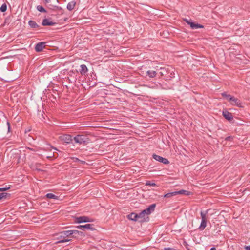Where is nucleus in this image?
Instances as JSON below:
<instances>
[{
  "label": "nucleus",
  "instance_id": "nucleus-32",
  "mask_svg": "<svg viewBox=\"0 0 250 250\" xmlns=\"http://www.w3.org/2000/svg\"><path fill=\"white\" fill-rule=\"evenodd\" d=\"M9 188V187L0 188V191H6Z\"/></svg>",
  "mask_w": 250,
  "mask_h": 250
},
{
  "label": "nucleus",
  "instance_id": "nucleus-11",
  "mask_svg": "<svg viewBox=\"0 0 250 250\" xmlns=\"http://www.w3.org/2000/svg\"><path fill=\"white\" fill-rule=\"evenodd\" d=\"M75 222L77 223H82L90 222H91V220L87 216H82L76 217V219H75Z\"/></svg>",
  "mask_w": 250,
  "mask_h": 250
},
{
  "label": "nucleus",
  "instance_id": "nucleus-2",
  "mask_svg": "<svg viewBox=\"0 0 250 250\" xmlns=\"http://www.w3.org/2000/svg\"><path fill=\"white\" fill-rule=\"evenodd\" d=\"M158 78L164 77V79L166 80H169L175 77V72L173 68L169 66L165 67L158 66Z\"/></svg>",
  "mask_w": 250,
  "mask_h": 250
},
{
  "label": "nucleus",
  "instance_id": "nucleus-19",
  "mask_svg": "<svg viewBox=\"0 0 250 250\" xmlns=\"http://www.w3.org/2000/svg\"><path fill=\"white\" fill-rule=\"evenodd\" d=\"M221 94L224 98H225L226 100H227L228 102L230 103L233 97L232 96L229 94H227V93L226 92H223Z\"/></svg>",
  "mask_w": 250,
  "mask_h": 250
},
{
  "label": "nucleus",
  "instance_id": "nucleus-36",
  "mask_svg": "<svg viewBox=\"0 0 250 250\" xmlns=\"http://www.w3.org/2000/svg\"><path fill=\"white\" fill-rule=\"evenodd\" d=\"M244 249L246 250H250V245L249 246H245Z\"/></svg>",
  "mask_w": 250,
  "mask_h": 250
},
{
  "label": "nucleus",
  "instance_id": "nucleus-33",
  "mask_svg": "<svg viewBox=\"0 0 250 250\" xmlns=\"http://www.w3.org/2000/svg\"><path fill=\"white\" fill-rule=\"evenodd\" d=\"M164 250H177L175 249L174 248H172L168 247V248H165L164 249Z\"/></svg>",
  "mask_w": 250,
  "mask_h": 250
},
{
  "label": "nucleus",
  "instance_id": "nucleus-17",
  "mask_svg": "<svg viewBox=\"0 0 250 250\" xmlns=\"http://www.w3.org/2000/svg\"><path fill=\"white\" fill-rule=\"evenodd\" d=\"M81 69L80 70V73L82 75H84L88 72V69L85 64H82L80 65Z\"/></svg>",
  "mask_w": 250,
  "mask_h": 250
},
{
  "label": "nucleus",
  "instance_id": "nucleus-15",
  "mask_svg": "<svg viewBox=\"0 0 250 250\" xmlns=\"http://www.w3.org/2000/svg\"><path fill=\"white\" fill-rule=\"evenodd\" d=\"M56 24V22L49 21L48 19H44L42 21V24L43 26H53Z\"/></svg>",
  "mask_w": 250,
  "mask_h": 250
},
{
  "label": "nucleus",
  "instance_id": "nucleus-4",
  "mask_svg": "<svg viewBox=\"0 0 250 250\" xmlns=\"http://www.w3.org/2000/svg\"><path fill=\"white\" fill-rule=\"evenodd\" d=\"M73 141L79 145H86L89 143V139L83 135L78 134L73 138Z\"/></svg>",
  "mask_w": 250,
  "mask_h": 250
},
{
  "label": "nucleus",
  "instance_id": "nucleus-21",
  "mask_svg": "<svg viewBox=\"0 0 250 250\" xmlns=\"http://www.w3.org/2000/svg\"><path fill=\"white\" fill-rule=\"evenodd\" d=\"M50 7L49 8L51 10L55 11V10H59L61 11V14H62L63 13V9L60 6H55L53 5H50Z\"/></svg>",
  "mask_w": 250,
  "mask_h": 250
},
{
  "label": "nucleus",
  "instance_id": "nucleus-10",
  "mask_svg": "<svg viewBox=\"0 0 250 250\" xmlns=\"http://www.w3.org/2000/svg\"><path fill=\"white\" fill-rule=\"evenodd\" d=\"M155 70H149L147 71L146 72V76H148L150 78H153L157 77H158V73H157V72H158V66H156L155 68Z\"/></svg>",
  "mask_w": 250,
  "mask_h": 250
},
{
  "label": "nucleus",
  "instance_id": "nucleus-35",
  "mask_svg": "<svg viewBox=\"0 0 250 250\" xmlns=\"http://www.w3.org/2000/svg\"><path fill=\"white\" fill-rule=\"evenodd\" d=\"M7 126H8V131L10 132V123L9 122H7Z\"/></svg>",
  "mask_w": 250,
  "mask_h": 250
},
{
  "label": "nucleus",
  "instance_id": "nucleus-14",
  "mask_svg": "<svg viewBox=\"0 0 250 250\" xmlns=\"http://www.w3.org/2000/svg\"><path fill=\"white\" fill-rule=\"evenodd\" d=\"M127 218L130 220L133 221H138V213L132 212L127 215Z\"/></svg>",
  "mask_w": 250,
  "mask_h": 250
},
{
  "label": "nucleus",
  "instance_id": "nucleus-13",
  "mask_svg": "<svg viewBox=\"0 0 250 250\" xmlns=\"http://www.w3.org/2000/svg\"><path fill=\"white\" fill-rule=\"evenodd\" d=\"M93 225L90 224H87L84 225H79L76 226V227L80 229L84 230L85 229H90V230H94V229L93 228L92 226Z\"/></svg>",
  "mask_w": 250,
  "mask_h": 250
},
{
  "label": "nucleus",
  "instance_id": "nucleus-30",
  "mask_svg": "<svg viewBox=\"0 0 250 250\" xmlns=\"http://www.w3.org/2000/svg\"><path fill=\"white\" fill-rule=\"evenodd\" d=\"M233 137L232 136H229L227 137L225 139V140L227 141H232L233 140Z\"/></svg>",
  "mask_w": 250,
  "mask_h": 250
},
{
  "label": "nucleus",
  "instance_id": "nucleus-3",
  "mask_svg": "<svg viewBox=\"0 0 250 250\" xmlns=\"http://www.w3.org/2000/svg\"><path fill=\"white\" fill-rule=\"evenodd\" d=\"M156 207V204H153L150 205L146 209H144L139 213H138V222H148L149 220L148 215L154 211Z\"/></svg>",
  "mask_w": 250,
  "mask_h": 250
},
{
  "label": "nucleus",
  "instance_id": "nucleus-34",
  "mask_svg": "<svg viewBox=\"0 0 250 250\" xmlns=\"http://www.w3.org/2000/svg\"><path fill=\"white\" fill-rule=\"evenodd\" d=\"M184 21H185L187 23H188V25H189V23H191L192 21H189L187 19H184Z\"/></svg>",
  "mask_w": 250,
  "mask_h": 250
},
{
  "label": "nucleus",
  "instance_id": "nucleus-31",
  "mask_svg": "<svg viewBox=\"0 0 250 250\" xmlns=\"http://www.w3.org/2000/svg\"><path fill=\"white\" fill-rule=\"evenodd\" d=\"M56 157V156H55V152H54L52 154H51V155H49V156H47L46 157V158H47V159H50V158H52V157Z\"/></svg>",
  "mask_w": 250,
  "mask_h": 250
},
{
  "label": "nucleus",
  "instance_id": "nucleus-38",
  "mask_svg": "<svg viewBox=\"0 0 250 250\" xmlns=\"http://www.w3.org/2000/svg\"><path fill=\"white\" fill-rule=\"evenodd\" d=\"M51 147L52 148H53V149H55V150H57V151H58V150L56 148L54 147H53L52 146H51Z\"/></svg>",
  "mask_w": 250,
  "mask_h": 250
},
{
  "label": "nucleus",
  "instance_id": "nucleus-7",
  "mask_svg": "<svg viewBox=\"0 0 250 250\" xmlns=\"http://www.w3.org/2000/svg\"><path fill=\"white\" fill-rule=\"evenodd\" d=\"M230 103L232 105H236L240 108H244V106L242 102L238 98L232 97Z\"/></svg>",
  "mask_w": 250,
  "mask_h": 250
},
{
  "label": "nucleus",
  "instance_id": "nucleus-16",
  "mask_svg": "<svg viewBox=\"0 0 250 250\" xmlns=\"http://www.w3.org/2000/svg\"><path fill=\"white\" fill-rule=\"evenodd\" d=\"M189 25L190 26V27L192 29H195L197 28H204V26L202 24L196 23L194 22H191V23H189Z\"/></svg>",
  "mask_w": 250,
  "mask_h": 250
},
{
  "label": "nucleus",
  "instance_id": "nucleus-9",
  "mask_svg": "<svg viewBox=\"0 0 250 250\" xmlns=\"http://www.w3.org/2000/svg\"><path fill=\"white\" fill-rule=\"evenodd\" d=\"M222 115L223 117L229 122H232L233 120V116L232 114L229 112L227 109H224L222 111Z\"/></svg>",
  "mask_w": 250,
  "mask_h": 250
},
{
  "label": "nucleus",
  "instance_id": "nucleus-12",
  "mask_svg": "<svg viewBox=\"0 0 250 250\" xmlns=\"http://www.w3.org/2000/svg\"><path fill=\"white\" fill-rule=\"evenodd\" d=\"M46 42H41L36 44L35 46V51L37 52H40L42 51L43 49L45 48Z\"/></svg>",
  "mask_w": 250,
  "mask_h": 250
},
{
  "label": "nucleus",
  "instance_id": "nucleus-1",
  "mask_svg": "<svg viewBox=\"0 0 250 250\" xmlns=\"http://www.w3.org/2000/svg\"><path fill=\"white\" fill-rule=\"evenodd\" d=\"M84 236L83 232L77 230H69L60 232L58 234V243H62L71 241L72 238H78Z\"/></svg>",
  "mask_w": 250,
  "mask_h": 250
},
{
  "label": "nucleus",
  "instance_id": "nucleus-18",
  "mask_svg": "<svg viewBox=\"0 0 250 250\" xmlns=\"http://www.w3.org/2000/svg\"><path fill=\"white\" fill-rule=\"evenodd\" d=\"M176 193H177V195L178 194H181V195H184L186 196H189L192 194V193L191 191H187L185 190H180L178 191H176Z\"/></svg>",
  "mask_w": 250,
  "mask_h": 250
},
{
  "label": "nucleus",
  "instance_id": "nucleus-23",
  "mask_svg": "<svg viewBox=\"0 0 250 250\" xmlns=\"http://www.w3.org/2000/svg\"><path fill=\"white\" fill-rule=\"evenodd\" d=\"M175 195H177V193H176V191H174V192H169V193H167V194H165L163 196V197L164 198H171L172 196H175Z\"/></svg>",
  "mask_w": 250,
  "mask_h": 250
},
{
  "label": "nucleus",
  "instance_id": "nucleus-28",
  "mask_svg": "<svg viewBox=\"0 0 250 250\" xmlns=\"http://www.w3.org/2000/svg\"><path fill=\"white\" fill-rule=\"evenodd\" d=\"M43 111L41 112V111H39L38 113V115L39 116V117L42 121H43V120L45 119L43 116Z\"/></svg>",
  "mask_w": 250,
  "mask_h": 250
},
{
  "label": "nucleus",
  "instance_id": "nucleus-6",
  "mask_svg": "<svg viewBox=\"0 0 250 250\" xmlns=\"http://www.w3.org/2000/svg\"><path fill=\"white\" fill-rule=\"evenodd\" d=\"M60 139L61 141H63L64 143L70 144L71 143L73 140L72 136L69 134H63L60 136Z\"/></svg>",
  "mask_w": 250,
  "mask_h": 250
},
{
  "label": "nucleus",
  "instance_id": "nucleus-40",
  "mask_svg": "<svg viewBox=\"0 0 250 250\" xmlns=\"http://www.w3.org/2000/svg\"><path fill=\"white\" fill-rule=\"evenodd\" d=\"M28 149H29V150H32V151H34V149H33L32 148H30L29 147H28Z\"/></svg>",
  "mask_w": 250,
  "mask_h": 250
},
{
  "label": "nucleus",
  "instance_id": "nucleus-5",
  "mask_svg": "<svg viewBox=\"0 0 250 250\" xmlns=\"http://www.w3.org/2000/svg\"><path fill=\"white\" fill-rule=\"evenodd\" d=\"M209 210H207L205 212L201 211L200 213L201 217V222L200 224V226L199 227V229L201 230H203L207 226V223L208 221V217L207 216V214Z\"/></svg>",
  "mask_w": 250,
  "mask_h": 250
},
{
  "label": "nucleus",
  "instance_id": "nucleus-8",
  "mask_svg": "<svg viewBox=\"0 0 250 250\" xmlns=\"http://www.w3.org/2000/svg\"><path fill=\"white\" fill-rule=\"evenodd\" d=\"M152 158L156 161L161 162L164 164H168L169 161L168 159L155 154L152 155Z\"/></svg>",
  "mask_w": 250,
  "mask_h": 250
},
{
  "label": "nucleus",
  "instance_id": "nucleus-29",
  "mask_svg": "<svg viewBox=\"0 0 250 250\" xmlns=\"http://www.w3.org/2000/svg\"><path fill=\"white\" fill-rule=\"evenodd\" d=\"M146 186H151L153 187L156 186V184L155 183H152L150 181H147L146 183Z\"/></svg>",
  "mask_w": 250,
  "mask_h": 250
},
{
  "label": "nucleus",
  "instance_id": "nucleus-25",
  "mask_svg": "<svg viewBox=\"0 0 250 250\" xmlns=\"http://www.w3.org/2000/svg\"><path fill=\"white\" fill-rule=\"evenodd\" d=\"M10 194L6 192L0 193V200L6 199L7 197H10Z\"/></svg>",
  "mask_w": 250,
  "mask_h": 250
},
{
  "label": "nucleus",
  "instance_id": "nucleus-24",
  "mask_svg": "<svg viewBox=\"0 0 250 250\" xmlns=\"http://www.w3.org/2000/svg\"><path fill=\"white\" fill-rule=\"evenodd\" d=\"M45 196L46 198H47L48 199H55V200H57L58 199V197L57 196H56L55 194L51 193L46 194Z\"/></svg>",
  "mask_w": 250,
  "mask_h": 250
},
{
  "label": "nucleus",
  "instance_id": "nucleus-20",
  "mask_svg": "<svg viewBox=\"0 0 250 250\" xmlns=\"http://www.w3.org/2000/svg\"><path fill=\"white\" fill-rule=\"evenodd\" d=\"M76 4V3L74 1H72L69 2L66 6L67 10H68L69 11H72V10H73L75 7Z\"/></svg>",
  "mask_w": 250,
  "mask_h": 250
},
{
  "label": "nucleus",
  "instance_id": "nucleus-37",
  "mask_svg": "<svg viewBox=\"0 0 250 250\" xmlns=\"http://www.w3.org/2000/svg\"><path fill=\"white\" fill-rule=\"evenodd\" d=\"M46 3H49L50 2V0H44Z\"/></svg>",
  "mask_w": 250,
  "mask_h": 250
},
{
  "label": "nucleus",
  "instance_id": "nucleus-22",
  "mask_svg": "<svg viewBox=\"0 0 250 250\" xmlns=\"http://www.w3.org/2000/svg\"><path fill=\"white\" fill-rule=\"evenodd\" d=\"M28 24L32 28H37L39 27V25L35 21L32 20H30L28 21Z\"/></svg>",
  "mask_w": 250,
  "mask_h": 250
},
{
  "label": "nucleus",
  "instance_id": "nucleus-27",
  "mask_svg": "<svg viewBox=\"0 0 250 250\" xmlns=\"http://www.w3.org/2000/svg\"><path fill=\"white\" fill-rule=\"evenodd\" d=\"M7 10V5L5 3L3 4L0 8V11L2 12H4Z\"/></svg>",
  "mask_w": 250,
  "mask_h": 250
},
{
  "label": "nucleus",
  "instance_id": "nucleus-39",
  "mask_svg": "<svg viewBox=\"0 0 250 250\" xmlns=\"http://www.w3.org/2000/svg\"><path fill=\"white\" fill-rule=\"evenodd\" d=\"M210 250H216V248L215 247L211 248Z\"/></svg>",
  "mask_w": 250,
  "mask_h": 250
},
{
  "label": "nucleus",
  "instance_id": "nucleus-26",
  "mask_svg": "<svg viewBox=\"0 0 250 250\" xmlns=\"http://www.w3.org/2000/svg\"><path fill=\"white\" fill-rule=\"evenodd\" d=\"M37 9L38 11L41 12H43V13H46V10L42 6H41V5H38L37 6Z\"/></svg>",
  "mask_w": 250,
  "mask_h": 250
}]
</instances>
